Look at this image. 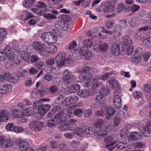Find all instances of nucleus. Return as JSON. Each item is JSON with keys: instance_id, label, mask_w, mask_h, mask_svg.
I'll return each instance as SVG.
<instances>
[{"instance_id": "338daca9", "label": "nucleus", "mask_w": 151, "mask_h": 151, "mask_svg": "<svg viewBox=\"0 0 151 151\" xmlns=\"http://www.w3.org/2000/svg\"><path fill=\"white\" fill-rule=\"evenodd\" d=\"M60 109V107L59 106H55L53 108L52 111L51 112L49 113L47 116L49 117H51L52 116L56 111H58Z\"/></svg>"}, {"instance_id": "e2e57ef3", "label": "nucleus", "mask_w": 151, "mask_h": 151, "mask_svg": "<svg viewBox=\"0 0 151 151\" xmlns=\"http://www.w3.org/2000/svg\"><path fill=\"white\" fill-rule=\"evenodd\" d=\"M14 142L10 139H7L5 140L4 148H9L13 146Z\"/></svg>"}, {"instance_id": "09e8293b", "label": "nucleus", "mask_w": 151, "mask_h": 151, "mask_svg": "<svg viewBox=\"0 0 151 151\" xmlns=\"http://www.w3.org/2000/svg\"><path fill=\"white\" fill-rule=\"evenodd\" d=\"M35 0H24L23 2V5L27 7H30L33 4Z\"/></svg>"}, {"instance_id": "49530a36", "label": "nucleus", "mask_w": 151, "mask_h": 151, "mask_svg": "<svg viewBox=\"0 0 151 151\" xmlns=\"http://www.w3.org/2000/svg\"><path fill=\"white\" fill-rule=\"evenodd\" d=\"M80 86L77 84H74L70 86L68 89V92L70 93H74L80 88Z\"/></svg>"}, {"instance_id": "69168bd1", "label": "nucleus", "mask_w": 151, "mask_h": 151, "mask_svg": "<svg viewBox=\"0 0 151 151\" xmlns=\"http://www.w3.org/2000/svg\"><path fill=\"white\" fill-rule=\"evenodd\" d=\"M85 134H92L95 131V129L93 127H85Z\"/></svg>"}, {"instance_id": "603ef678", "label": "nucleus", "mask_w": 151, "mask_h": 151, "mask_svg": "<svg viewBox=\"0 0 151 151\" xmlns=\"http://www.w3.org/2000/svg\"><path fill=\"white\" fill-rule=\"evenodd\" d=\"M123 40L124 43V45H127L131 44L132 43V42L129 36H124L123 38Z\"/></svg>"}, {"instance_id": "20e7f679", "label": "nucleus", "mask_w": 151, "mask_h": 151, "mask_svg": "<svg viewBox=\"0 0 151 151\" xmlns=\"http://www.w3.org/2000/svg\"><path fill=\"white\" fill-rule=\"evenodd\" d=\"M45 46L42 45L38 42H34L33 46L30 45L27 46V48L28 52L32 53L34 52V50L38 51L40 55L43 57V55H46V52L44 51V47Z\"/></svg>"}, {"instance_id": "9d476101", "label": "nucleus", "mask_w": 151, "mask_h": 151, "mask_svg": "<svg viewBox=\"0 0 151 151\" xmlns=\"http://www.w3.org/2000/svg\"><path fill=\"white\" fill-rule=\"evenodd\" d=\"M93 48L96 52H105L108 50L109 46L106 43H100L99 42H94Z\"/></svg>"}, {"instance_id": "f704fd0d", "label": "nucleus", "mask_w": 151, "mask_h": 151, "mask_svg": "<svg viewBox=\"0 0 151 151\" xmlns=\"http://www.w3.org/2000/svg\"><path fill=\"white\" fill-rule=\"evenodd\" d=\"M115 112V110L113 107L112 106L107 107L106 109V113L105 114L107 119H110L111 117L113 115Z\"/></svg>"}, {"instance_id": "680f3d73", "label": "nucleus", "mask_w": 151, "mask_h": 151, "mask_svg": "<svg viewBox=\"0 0 151 151\" xmlns=\"http://www.w3.org/2000/svg\"><path fill=\"white\" fill-rule=\"evenodd\" d=\"M68 126V124H62L58 127V129L61 131H66L69 130V127Z\"/></svg>"}, {"instance_id": "aec40b11", "label": "nucleus", "mask_w": 151, "mask_h": 151, "mask_svg": "<svg viewBox=\"0 0 151 151\" xmlns=\"http://www.w3.org/2000/svg\"><path fill=\"white\" fill-rule=\"evenodd\" d=\"M57 50V47L54 45H51L49 44L47 45H45L44 47V51L46 52V55H43V57H47L48 55V53L52 54L56 52Z\"/></svg>"}, {"instance_id": "ea45409f", "label": "nucleus", "mask_w": 151, "mask_h": 151, "mask_svg": "<svg viewBox=\"0 0 151 151\" xmlns=\"http://www.w3.org/2000/svg\"><path fill=\"white\" fill-rule=\"evenodd\" d=\"M106 100V98L105 96L100 94H98L96 97V101L98 103L102 104L103 106L104 104H105V103Z\"/></svg>"}, {"instance_id": "393cba45", "label": "nucleus", "mask_w": 151, "mask_h": 151, "mask_svg": "<svg viewBox=\"0 0 151 151\" xmlns=\"http://www.w3.org/2000/svg\"><path fill=\"white\" fill-rule=\"evenodd\" d=\"M30 10L34 14L39 16H42L43 14L47 12V9H42L38 7L32 8Z\"/></svg>"}, {"instance_id": "4c0bfd02", "label": "nucleus", "mask_w": 151, "mask_h": 151, "mask_svg": "<svg viewBox=\"0 0 151 151\" xmlns=\"http://www.w3.org/2000/svg\"><path fill=\"white\" fill-rule=\"evenodd\" d=\"M76 120L74 119H70L68 123V127H69V130L73 131L77 129V125L76 124Z\"/></svg>"}, {"instance_id": "5fc2aeb1", "label": "nucleus", "mask_w": 151, "mask_h": 151, "mask_svg": "<svg viewBox=\"0 0 151 151\" xmlns=\"http://www.w3.org/2000/svg\"><path fill=\"white\" fill-rule=\"evenodd\" d=\"M122 122L121 118L116 116L113 120V126L115 127H117L121 124Z\"/></svg>"}, {"instance_id": "a18cd8bd", "label": "nucleus", "mask_w": 151, "mask_h": 151, "mask_svg": "<svg viewBox=\"0 0 151 151\" xmlns=\"http://www.w3.org/2000/svg\"><path fill=\"white\" fill-rule=\"evenodd\" d=\"M12 116L15 118H19L22 115V112L20 109H15L12 111L11 112Z\"/></svg>"}, {"instance_id": "cd10ccee", "label": "nucleus", "mask_w": 151, "mask_h": 151, "mask_svg": "<svg viewBox=\"0 0 151 151\" xmlns=\"http://www.w3.org/2000/svg\"><path fill=\"white\" fill-rule=\"evenodd\" d=\"M127 142V140L124 141L122 139H121L120 140L118 139L117 144L115 145V148L118 150H123L125 147L127 145L126 143Z\"/></svg>"}, {"instance_id": "bb28decb", "label": "nucleus", "mask_w": 151, "mask_h": 151, "mask_svg": "<svg viewBox=\"0 0 151 151\" xmlns=\"http://www.w3.org/2000/svg\"><path fill=\"white\" fill-rule=\"evenodd\" d=\"M129 132V128L127 126L124 127L120 131L121 139H122L124 141H125V140H127V134Z\"/></svg>"}, {"instance_id": "a19ab883", "label": "nucleus", "mask_w": 151, "mask_h": 151, "mask_svg": "<svg viewBox=\"0 0 151 151\" xmlns=\"http://www.w3.org/2000/svg\"><path fill=\"white\" fill-rule=\"evenodd\" d=\"M89 94V91L86 90H80L78 93V95L83 98L87 97Z\"/></svg>"}, {"instance_id": "774afa93", "label": "nucleus", "mask_w": 151, "mask_h": 151, "mask_svg": "<svg viewBox=\"0 0 151 151\" xmlns=\"http://www.w3.org/2000/svg\"><path fill=\"white\" fill-rule=\"evenodd\" d=\"M151 55V53L150 52L147 51L142 55V57L145 61H147L149 59Z\"/></svg>"}, {"instance_id": "7c9ffc66", "label": "nucleus", "mask_w": 151, "mask_h": 151, "mask_svg": "<svg viewBox=\"0 0 151 151\" xmlns=\"http://www.w3.org/2000/svg\"><path fill=\"white\" fill-rule=\"evenodd\" d=\"M106 127L105 129H104L103 128H100L97 130L96 136L98 139H101L102 137L107 134L108 132L106 130Z\"/></svg>"}, {"instance_id": "473e14b6", "label": "nucleus", "mask_w": 151, "mask_h": 151, "mask_svg": "<svg viewBox=\"0 0 151 151\" xmlns=\"http://www.w3.org/2000/svg\"><path fill=\"white\" fill-rule=\"evenodd\" d=\"M129 23L130 25L134 27H137L139 24V19L134 17H132L129 20Z\"/></svg>"}, {"instance_id": "f03ea898", "label": "nucleus", "mask_w": 151, "mask_h": 151, "mask_svg": "<svg viewBox=\"0 0 151 151\" xmlns=\"http://www.w3.org/2000/svg\"><path fill=\"white\" fill-rule=\"evenodd\" d=\"M11 46L9 56L11 59H9L10 62H14L17 65L19 64L22 60V57L19 55L20 51L18 49V45L17 41L14 40L11 42Z\"/></svg>"}, {"instance_id": "412c9836", "label": "nucleus", "mask_w": 151, "mask_h": 151, "mask_svg": "<svg viewBox=\"0 0 151 151\" xmlns=\"http://www.w3.org/2000/svg\"><path fill=\"white\" fill-rule=\"evenodd\" d=\"M10 116L9 112L6 110H1L0 111V122H5L9 120Z\"/></svg>"}, {"instance_id": "13d9d810", "label": "nucleus", "mask_w": 151, "mask_h": 151, "mask_svg": "<svg viewBox=\"0 0 151 151\" xmlns=\"http://www.w3.org/2000/svg\"><path fill=\"white\" fill-rule=\"evenodd\" d=\"M110 93V91L109 90L106 88H102L99 92V94L104 96L108 95Z\"/></svg>"}, {"instance_id": "de8ad7c7", "label": "nucleus", "mask_w": 151, "mask_h": 151, "mask_svg": "<svg viewBox=\"0 0 151 151\" xmlns=\"http://www.w3.org/2000/svg\"><path fill=\"white\" fill-rule=\"evenodd\" d=\"M145 33L142 32L138 30L136 34L135 37L138 40L141 41L145 38Z\"/></svg>"}, {"instance_id": "f8f14e48", "label": "nucleus", "mask_w": 151, "mask_h": 151, "mask_svg": "<svg viewBox=\"0 0 151 151\" xmlns=\"http://www.w3.org/2000/svg\"><path fill=\"white\" fill-rule=\"evenodd\" d=\"M44 126L43 123L38 121H31L29 125V128L36 132L40 131Z\"/></svg>"}, {"instance_id": "0eeeda50", "label": "nucleus", "mask_w": 151, "mask_h": 151, "mask_svg": "<svg viewBox=\"0 0 151 151\" xmlns=\"http://www.w3.org/2000/svg\"><path fill=\"white\" fill-rule=\"evenodd\" d=\"M104 8L103 12L106 13H111V14L106 15L107 18H111L117 14V12L115 11V6L111 3L105 1L104 2Z\"/></svg>"}, {"instance_id": "ddd939ff", "label": "nucleus", "mask_w": 151, "mask_h": 151, "mask_svg": "<svg viewBox=\"0 0 151 151\" xmlns=\"http://www.w3.org/2000/svg\"><path fill=\"white\" fill-rule=\"evenodd\" d=\"M58 18L60 20L56 22L55 23V26L56 28L60 29V28H62V25L64 23V21L68 22L70 20L68 16L65 14L60 15Z\"/></svg>"}, {"instance_id": "37998d69", "label": "nucleus", "mask_w": 151, "mask_h": 151, "mask_svg": "<svg viewBox=\"0 0 151 151\" xmlns=\"http://www.w3.org/2000/svg\"><path fill=\"white\" fill-rule=\"evenodd\" d=\"M107 83H108L109 84L111 85L114 88L118 89L120 87L118 83L113 79H111L107 80Z\"/></svg>"}, {"instance_id": "39448f33", "label": "nucleus", "mask_w": 151, "mask_h": 151, "mask_svg": "<svg viewBox=\"0 0 151 151\" xmlns=\"http://www.w3.org/2000/svg\"><path fill=\"white\" fill-rule=\"evenodd\" d=\"M54 63V60L52 58L48 59L46 61L47 65L45 70L46 72L48 73H51L53 74H56L58 72L60 67L56 65L53 66H52Z\"/></svg>"}, {"instance_id": "052dcab7", "label": "nucleus", "mask_w": 151, "mask_h": 151, "mask_svg": "<svg viewBox=\"0 0 151 151\" xmlns=\"http://www.w3.org/2000/svg\"><path fill=\"white\" fill-rule=\"evenodd\" d=\"M125 5L122 3H120L118 5L115 11L117 12V14L121 12L124 9Z\"/></svg>"}, {"instance_id": "864d4df0", "label": "nucleus", "mask_w": 151, "mask_h": 151, "mask_svg": "<svg viewBox=\"0 0 151 151\" xmlns=\"http://www.w3.org/2000/svg\"><path fill=\"white\" fill-rule=\"evenodd\" d=\"M143 44L146 47L151 48V37L144 39L143 41Z\"/></svg>"}, {"instance_id": "8fccbe9b", "label": "nucleus", "mask_w": 151, "mask_h": 151, "mask_svg": "<svg viewBox=\"0 0 151 151\" xmlns=\"http://www.w3.org/2000/svg\"><path fill=\"white\" fill-rule=\"evenodd\" d=\"M43 17L47 20H50L53 19H56L57 17L56 16L50 13L43 14Z\"/></svg>"}, {"instance_id": "2f4dec72", "label": "nucleus", "mask_w": 151, "mask_h": 151, "mask_svg": "<svg viewBox=\"0 0 151 151\" xmlns=\"http://www.w3.org/2000/svg\"><path fill=\"white\" fill-rule=\"evenodd\" d=\"M115 42L112 43L114 44L111 47V52L114 55L117 56L120 54V50L118 45L115 44Z\"/></svg>"}, {"instance_id": "f3484780", "label": "nucleus", "mask_w": 151, "mask_h": 151, "mask_svg": "<svg viewBox=\"0 0 151 151\" xmlns=\"http://www.w3.org/2000/svg\"><path fill=\"white\" fill-rule=\"evenodd\" d=\"M65 54L63 52H60L55 57V60L57 63V65L59 67L62 66L65 64Z\"/></svg>"}, {"instance_id": "6e6d98bb", "label": "nucleus", "mask_w": 151, "mask_h": 151, "mask_svg": "<svg viewBox=\"0 0 151 151\" xmlns=\"http://www.w3.org/2000/svg\"><path fill=\"white\" fill-rule=\"evenodd\" d=\"M106 106V104H104L103 106V108L100 110H98L95 112V115L98 116H102L104 114L105 110V107Z\"/></svg>"}, {"instance_id": "423d86ee", "label": "nucleus", "mask_w": 151, "mask_h": 151, "mask_svg": "<svg viewBox=\"0 0 151 151\" xmlns=\"http://www.w3.org/2000/svg\"><path fill=\"white\" fill-rule=\"evenodd\" d=\"M41 38L42 40L49 44L55 43L58 40L57 35L50 32H44Z\"/></svg>"}, {"instance_id": "bf43d9fd", "label": "nucleus", "mask_w": 151, "mask_h": 151, "mask_svg": "<svg viewBox=\"0 0 151 151\" xmlns=\"http://www.w3.org/2000/svg\"><path fill=\"white\" fill-rule=\"evenodd\" d=\"M83 45L85 47H91L93 44L92 40L91 39H86L84 41Z\"/></svg>"}, {"instance_id": "3c124183", "label": "nucleus", "mask_w": 151, "mask_h": 151, "mask_svg": "<svg viewBox=\"0 0 151 151\" xmlns=\"http://www.w3.org/2000/svg\"><path fill=\"white\" fill-rule=\"evenodd\" d=\"M103 28L100 27L96 28L93 29V35L95 37L98 38L99 37V34L103 31Z\"/></svg>"}, {"instance_id": "7ed1b4c3", "label": "nucleus", "mask_w": 151, "mask_h": 151, "mask_svg": "<svg viewBox=\"0 0 151 151\" xmlns=\"http://www.w3.org/2000/svg\"><path fill=\"white\" fill-rule=\"evenodd\" d=\"M103 31L99 34L98 38L101 39H106L108 35L112 36L111 37L109 40L110 43H113L117 42L119 40V37L121 36V33L120 31L117 30L116 31H106L104 28H103Z\"/></svg>"}, {"instance_id": "1a4fd4ad", "label": "nucleus", "mask_w": 151, "mask_h": 151, "mask_svg": "<svg viewBox=\"0 0 151 151\" xmlns=\"http://www.w3.org/2000/svg\"><path fill=\"white\" fill-rule=\"evenodd\" d=\"M63 82L62 83L63 88L65 89L72 82L73 78L72 73L69 70H65L63 73Z\"/></svg>"}, {"instance_id": "b1692460", "label": "nucleus", "mask_w": 151, "mask_h": 151, "mask_svg": "<svg viewBox=\"0 0 151 151\" xmlns=\"http://www.w3.org/2000/svg\"><path fill=\"white\" fill-rule=\"evenodd\" d=\"M15 142L18 145L20 150L22 151H23L29 147V145L28 143L25 141L17 139Z\"/></svg>"}, {"instance_id": "9b49d317", "label": "nucleus", "mask_w": 151, "mask_h": 151, "mask_svg": "<svg viewBox=\"0 0 151 151\" xmlns=\"http://www.w3.org/2000/svg\"><path fill=\"white\" fill-rule=\"evenodd\" d=\"M113 103L114 107L117 109L121 108L122 106L120 98V93L119 91L115 90L114 92Z\"/></svg>"}, {"instance_id": "0e129e2a", "label": "nucleus", "mask_w": 151, "mask_h": 151, "mask_svg": "<svg viewBox=\"0 0 151 151\" xmlns=\"http://www.w3.org/2000/svg\"><path fill=\"white\" fill-rule=\"evenodd\" d=\"M74 114L75 115L78 117H81L82 116L83 113L82 110L81 109L79 108L75 109Z\"/></svg>"}, {"instance_id": "4468645a", "label": "nucleus", "mask_w": 151, "mask_h": 151, "mask_svg": "<svg viewBox=\"0 0 151 151\" xmlns=\"http://www.w3.org/2000/svg\"><path fill=\"white\" fill-rule=\"evenodd\" d=\"M11 49V47L7 46L2 51H0V62L4 61L6 57L8 60L11 59V57L9 56Z\"/></svg>"}, {"instance_id": "4d7b16f0", "label": "nucleus", "mask_w": 151, "mask_h": 151, "mask_svg": "<svg viewBox=\"0 0 151 151\" xmlns=\"http://www.w3.org/2000/svg\"><path fill=\"white\" fill-rule=\"evenodd\" d=\"M31 103L27 100H25L24 102L19 103L18 104V107L21 109H23L27 106L31 105Z\"/></svg>"}, {"instance_id": "58836bf2", "label": "nucleus", "mask_w": 151, "mask_h": 151, "mask_svg": "<svg viewBox=\"0 0 151 151\" xmlns=\"http://www.w3.org/2000/svg\"><path fill=\"white\" fill-rule=\"evenodd\" d=\"M75 108V106L72 105L69 107L66 111L65 113V119L69 118L73 116V111Z\"/></svg>"}, {"instance_id": "c03bdc74", "label": "nucleus", "mask_w": 151, "mask_h": 151, "mask_svg": "<svg viewBox=\"0 0 151 151\" xmlns=\"http://www.w3.org/2000/svg\"><path fill=\"white\" fill-rule=\"evenodd\" d=\"M104 141L106 144L112 143H116L117 142V140L112 136H109L106 138L104 139Z\"/></svg>"}, {"instance_id": "72a5a7b5", "label": "nucleus", "mask_w": 151, "mask_h": 151, "mask_svg": "<svg viewBox=\"0 0 151 151\" xmlns=\"http://www.w3.org/2000/svg\"><path fill=\"white\" fill-rule=\"evenodd\" d=\"M12 88V86L9 84L4 85L1 87L0 93L1 94L7 93L11 91Z\"/></svg>"}, {"instance_id": "a211bd4d", "label": "nucleus", "mask_w": 151, "mask_h": 151, "mask_svg": "<svg viewBox=\"0 0 151 151\" xmlns=\"http://www.w3.org/2000/svg\"><path fill=\"white\" fill-rule=\"evenodd\" d=\"M7 81L14 83H17L20 79L19 76L17 73H12L10 74L9 73L6 74Z\"/></svg>"}, {"instance_id": "2eb2a0df", "label": "nucleus", "mask_w": 151, "mask_h": 151, "mask_svg": "<svg viewBox=\"0 0 151 151\" xmlns=\"http://www.w3.org/2000/svg\"><path fill=\"white\" fill-rule=\"evenodd\" d=\"M88 50V49L86 47H82L79 50H74V52H72L73 56L76 59H79L82 56H84L86 53H87Z\"/></svg>"}, {"instance_id": "6ab92c4d", "label": "nucleus", "mask_w": 151, "mask_h": 151, "mask_svg": "<svg viewBox=\"0 0 151 151\" xmlns=\"http://www.w3.org/2000/svg\"><path fill=\"white\" fill-rule=\"evenodd\" d=\"M127 23L126 20L125 19H122L119 21L118 24H116L113 31L118 30L120 31L122 34L121 29H126L127 27Z\"/></svg>"}, {"instance_id": "dca6fc26", "label": "nucleus", "mask_w": 151, "mask_h": 151, "mask_svg": "<svg viewBox=\"0 0 151 151\" xmlns=\"http://www.w3.org/2000/svg\"><path fill=\"white\" fill-rule=\"evenodd\" d=\"M21 52L22 55H24V56H22L23 59L26 62L29 63L30 62L32 63L35 62L39 60L38 58L36 55H32L29 58V54L31 53L28 52L27 50L26 52L22 51Z\"/></svg>"}, {"instance_id": "4be33fe9", "label": "nucleus", "mask_w": 151, "mask_h": 151, "mask_svg": "<svg viewBox=\"0 0 151 151\" xmlns=\"http://www.w3.org/2000/svg\"><path fill=\"white\" fill-rule=\"evenodd\" d=\"M55 121L58 124L63 123L65 120V112L60 111L54 117Z\"/></svg>"}, {"instance_id": "c9c22d12", "label": "nucleus", "mask_w": 151, "mask_h": 151, "mask_svg": "<svg viewBox=\"0 0 151 151\" xmlns=\"http://www.w3.org/2000/svg\"><path fill=\"white\" fill-rule=\"evenodd\" d=\"M34 16L32 13L28 11L24 12L21 14V19L22 20H26L30 18L34 17Z\"/></svg>"}, {"instance_id": "c85d7f7f", "label": "nucleus", "mask_w": 151, "mask_h": 151, "mask_svg": "<svg viewBox=\"0 0 151 151\" xmlns=\"http://www.w3.org/2000/svg\"><path fill=\"white\" fill-rule=\"evenodd\" d=\"M50 107L51 106L50 104L43 105L42 103L41 108L39 110V114L41 116H44L45 114L49 111Z\"/></svg>"}, {"instance_id": "5701e85b", "label": "nucleus", "mask_w": 151, "mask_h": 151, "mask_svg": "<svg viewBox=\"0 0 151 151\" xmlns=\"http://www.w3.org/2000/svg\"><path fill=\"white\" fill-rule=\"evenodd\" d=\"M142 136L138 132H132L130 133L129 136L128 137L129 141H138L140 140Z\"/></svg>"}, {"instance_id": "a878e982", "label": "nucleus", "mask_w": 151, "mask_h": 151, "mask_svg": "<svg viewBox=\"0 0 151 151\" xmlns=\"http://www.w3.org/2000/svg\"><path fill=\"white\" fill-rule=\"evenodd\" d=\"M107 122L106 121H104L101 119H99L96 120L94 123V125L96 127H100L103 128V127H106L107 129H109V125L108 126L106 125Z\"/></svg>"}, {"instance_id": "79ce46f5", "label": "nucleus", "mask_w": 151, "mask_h": 151, "mask_svg": "<svg viewBox=\"0 0 151 151\" xmlns=\"http://www.w3.org/2000/svg\"><path fill=\"white\" fill-rule=\"evenodd\" d=\"M34 113L33 109L32 108H29L23 111L22 112V115L24 116H29L32 115Z\"/></svg>"}, {"instance_id": "6e6552de", "label": "nucleus", "mask_w": 151, "mask_h": 151, "mask_svg": "<svg viewBox=\"0 0 151 151\" xmlns=\"http://www.w3.org/2000/svg\"><path fill=\"white\" fill-rule=\"evenodd\" d=\"M145 123L144 121L139 123L140 126L139 128V131L146 137H149L151 136V122H149L144 126H141Z\"/></svg>"}, {"instance_id": "e433bc0d", "label": "nucleus", "mask_w": 151, "mask_h": 151, "mask_svg": "<svg viewBox=\"0 0 151 151\" xmlns=\"http://www.w3.org/2000/svg\"><path fill=\"white\" fill-rule=\"evenodd\" d=\"M74 133L77 134L79 137L81 138V139H82L85 134V127H78L76 129V130L74 132Z\"/></svg>"}, {"instance_id": "f257e3e1", "label": "nucleus", "mask_w": 151, "mask_h": 151, "mask_svg": "<svg viewBox=\"0 0 151 151\" xmlns=\"http://www.w3.org/2000/svg\"><path fill=\"white\" fill-rule=\"evenodd\" d=\"M83 70L78 76L79 79L82 81V84L85 87L90 86L92 84L93 82L94 83L92 86V89L93 90H97L99 88L103 86V84L100 82H97L100 80L105 81L107 78L111 74L110 73H106L104 74L100 77H96L92 79V76L91 73L87 72L90 70L89 68L87 66L83 67Z\"/></svg>"}, {"instance_id": "c756f323", "label": "nucleus", "mask_w": 151, "mask_h": 151, "mask_svg": "<svg viewBox=\"0 0 151 151\" xmlns=\"http://www.w3.org/2000/svg\"><path fill=\"white\" fill-rule=\"evenodd\" d=\"M49 100V99H44L35 101L33 103V106L35 109H38L39 111L42 105V101L48 102Z\"/></svg>"}]
</instances>
